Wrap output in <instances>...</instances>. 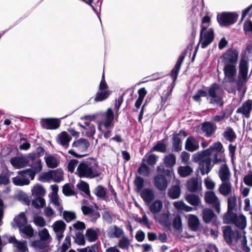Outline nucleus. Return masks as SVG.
Listing matches in <instances>:
<instances>
[{"instance_id": "f257e3e1", "label": "nucleus", "mask_w": 252, "mask_h": 252, "mask_svg": "<svg viewBox=\"0 0 252 252\" xmlns=\"http://www.w3.org/2000/svg\"><path fill=\"white\" fill-rule=\"evenodd\" d=\"M224 238L229 244L236 243L245 247L247 244V239L245 231L232 230V227L229 225L222 227Z\"/></svg>"}, {"instance_id": "f03ea898", "label": "nucleus", "mask_w": 252, "mask_h": 252, "mask_svg": "<svg viewBox=\"0 0 252 252\" xmlns=\"http://www.w3.org/2000/svg\"><path fill=\"white\" fill-rule=\"evenodd\" d=\"M210 150L206 149L192 155V160L195 162H199L202 175L207 174L212 167L211 163V158L210 156L208 155Z\"/></svg>"}, {"instance_id": "7ed1b4c3", "label": "nucleus", "mask_w": 252, "mask_h": 252, "mask_svg": "<svg viewBox=\"0 0 252 252\" xmlns=\"http://www.w3.org/2000/svg\"><path fill=\"white\" fill-rule=\"evenodd\" d=\"M75 174L80 178L92 179L99 176L100 172L90 164L81 162L77 166Z\"/></svg>"}, {"instance_id": "20e7f679", "label": "nucleus", "mask_w": 252, "mask_h": 252, "mask_svg": "<svg viewBox=\"0 0 252 252\" xmlns=\"http://www.w3.org/2000/svg\"><path fill=\"white\" fill-rule=\"evenodd\" d=\"M105 120L103 121H98L97 123L98 130L100 132H103V126L105 127L107 130L104 132V137L107 139L109 138L111 135V131L110 129L112 128L113 126V121L114 120V114L111 108H108L105 113Z\"/></svg>"}, {"instance_id": "39448f33", "label": "nucleus", "mask_w": 252, "mask_h": 252, "mask_svg": "<svg viewBox=\"0 0 252 252\" xmlns=\"http://www.w3.org/2000/svg\"><path fill=\"white\" fill-rule=\"evenodd\" d=\"M91 119V117L89 116L81 117L79 123L82 134L88 137H92L96 131L95 126L92 123Z\"/></svg>"}, {"instance_id": "423d86ee", "label": "nucleus", "mask_w": 252, "mask_h": 252, "mask_svg": "<svg viewBox=\"0 0 252 252\" xmlns=\"http://www.w3.org/2000/svg\"><path fill=\"white\" fill-rule=\"evenodd\" d=\"M223 91L222 88L217 84H213L208 90L207 98L211 103L221 105V100Z\"/></svg>"}, {"instance_id": "0eeeda50", "label": "nucleus", "mask_w": 252, "mask_h": 252, "mask_svg": "<svg viewBox=\"0 0 252 252\" xmlns=\"http://www.w3.org/2000/svg\"><path fill=\"white\" fill-rule=\"evenodd\" d=\"M90 146L89 141L83 138L78 140L72 144V147L74 149L70 150L68 153L75 157H83L85 154H80L77 153V152L84 153L85 152Z\"/></svg>"}, {"instance_id": "6e6552de", "label": "nucleus", "mask_w": 252, "mask_h": 252, "mask_svg": "<svg viewBox=\"0 0 252 252\" xmlns=\"http://www.w3.org/2000/svg\"><path fill=\"white\" fill-rule=\"evenodd\" d=\"M248 62L244 59L241 60L239 67L238 80L236 82L238 89L240 90L248 80Z\"/></svg>"}, {"instance_id": "1a4fd4ad", "label": "nucleus", "mask_w": 252, "mask_h": 252, "mask_svg": "<svg viewBox=\"0 0 252 252\" xmlns=\"http://www.w3.org/2000/svg\"><path fill=\"white\" fill-rule=\"evenodd\" d=\"M111 93L104 79V74H103L99 85V91L96 94L94 98V101L99 102L105 100L109 96Z\"/></svg>"}, {"instance_id": "9d476101", "label": "nucleus", "mask_w": 252, "mask_h": 252, "mask_svg": "<svg viewBox=\"0 0 252 252\" xmlns=\"http://www.w3.org/2000/svg\"><path fill=\"white\" fill-rule=\"evenodd\" d=\"M214 37V31L212 29H209L207 30H201L199 43L196 47L195 53L196 52L199 44H200L202 48H205L212 42Z\"/></svg>"}, {"instance_id": "9b49d317", "label": "nucleus", "mask_w": 252, "mask_h": 252, "mask_svg": "<svg viewBox=\"0 0 252 252\" xmlns=\"http://www.w3.org/2000/svg\"><path fill=\"white\" fill-rule=\"evenodd\" d=\"M224 65H236L238 60V52L235 50H228L221 57Z\"/></svg>"}, {"instance_id": "f8f14e48", "label": "nucleus", "mask_w": 252, "mask_h": 252, "mask_svg": "<svg viewBox=\"0 0 252 252\" xmlns=\"http://www.w3.org/2000/svg\"><path fill=\"white\" fill-rule=\"evenodd\" d=\"M238 16V14L236 13L225 12L222 13L218 18V20L220 25L226 26L235 23Z\"/></svg>"}, {"instance_id": "ddd939ff", "label": "nucleus", "mask_w": 252, "mask_h": 252, "mask_svg": "<svg viewBox=\"0 0 252 252\" xmlns=\"http://www.w3.org/2000/svg\"><path fill=\"white\" fill-rule=\"evenodd\" d=\"M28 171L26 170L18 171V175L12 179V182L16 186H23L30 184Z\"/></svg>"}, {"instance_id": "4468645a", "label": "nucleus", "mask_w": 252, "mask_h": 252, "mask_svg": "<svg viewBox=\"0 0 252 252\" xmlns=\"http://www.w3.org/2000/svg\"><path fill=\"white\" fill-rule=\"evenodd\" d=\"M223 70L224 79L226 82L231 83L235 81L237 74L236 65H224Z\"/></svg>"}, {"instance_id": "2eb2a0df", "label": "nucleus", "mask_w": 252, "mask_h": 252, "mask_svg": "<svg viewBox=\"0 0 252 252\" xmlns=\"http://www.w3.org/2000/svg\"><path fill=\"white\" fill-rule=\"evenodd\" d=\"M205 200L207 203L212 204L219 213L220 212V202L213 191H209L205 193Z\"/></svg>"}, {"instance_id": "dca6fc26", "label": "nucleus", "mask_w": 252, "mask_h": 252, "mask_svg": "<svg viewBox=\"0 0 252 252\" xmlns=\"http://www.w3.org/2000/svg\"><path fill=\"white\" fill-rule=\"evenodd\" d=\"M41 125L48 129H56L60 126V121L56 118H46L41 120Z\"/></svg>"}, {"instance_id": "f3484780", "label": "nucleus", "mask_w": 252, "mask_h": 252, "mask_svg": "<svg viewBox=\"0 0 252 252\" xmlns=\"http://www.w3.org/2000/svg\"><path fill=\"white\" fill-rule=\"evenodd\" d=\"M52 227L56 233L57 239L60 241L63 236V233L66 227L65 223L63 220H57L52 224Z\"/></svg>"}, {"instance_id": "a211bd4d", "label": "nucleus", "mask_w": 252, "mask_h": 252, "mask_svg": "<svg viewBox=\"0 0 252 252\" xmlns=\"http://www.w3.org/2000/svg\"><path fill=\"white\" fill-rule=\"evenodd\" d=\"M31 167V169H30L26 170L29 171V177L32 180H33L34 178L35 174L39 173L42 169L41 160L39 158H37L32 162Z\"/></svg>"}, {"instance_id": "6ab92c4d", "label": "nucleus", "mask_w": 252, "mask_h": 252, "mask_svg": "<svg viewBox=\"0 0 252 252\" xmlns=\"http://www.w3.org/2000/svg\"><path fill=\"white\" fill-rule=\"evenodd\" d=\"M11 165L16 169H20L27 166L29 161L27 158L24 156H18L10 159Z\"/></svg>"}, {"instance_id": "aec40b11", "label": "nucleus", "mask_w": 252, "mask_h": 252, "mask_svg": "<svg viewBox=\"0 0 252 252\" xmlns=\"http://www.w3.org/2000/svg\"><path fill=\"white\" fill-rule=\"evenodd\" d=\"M155 187L160 191H165L167 188L168 183L165 177L158 175L154 179Z\"/></svg>"}, {"instance_id": "412c9836", "label": "nucleus", "mask_w": 252, "mask_h": 252, "mask_svg": "<svg viewBox=\"0 0 252 252\" xmlns=\"http://www.w3.org/2000/svg\"><path fill=\"white\" fill-rule=\"evenodd\" d=\"M252 108V100H248L243 103L242 106L236 110V113L243 115L246 118L250 116Z\"/></svg>"}, {"instance_id": "4be33fe9", "label": "nucleus", "mask_w": 252, "mask_h": 252, "mask_svg": "<svg viewBox=\"0 0 252 252\" xmlns=\"http://www.w3.org/2000/svg\"><path fill=\"white\" fill-rule=\"evenodd\" d=\"M44 160L47 166L50 168L58 167L60 163V160L57 156L48 153H46Z\"/></svg>"}, {"instance_id": "5701e85b", "label": "nucleus", "mask_w": 252, "mask_h": 252, "mask_svg": "<svg viewBox=\"0 0 252 252\" xmlns=\"http://www.w3.org/2000/svg\"><path fill=\"white\" fill-rule=\"evenodd\" d=\"M8 241L13 244L18 252H26L28 251L27 243L25 241H19L14 237L9 238Z\"/></svg>"}, {"instance_id": "b1692460", "label": "nucleus", "mask_w": 252, "mask_h": 252, "mask_svg": "<svg viewBox=\"0 0 252 252\" xmlns=\"http://www.w3.org/2000/svg\"><path fill=\"white\" fill-rule=\"evenodd\" d=\"M27 223V219L25 213L22 212L14 218L13 221L11 223V225L13 227L17 226L20 228Z\"/></svg>"}, {"instance_id": "393cba45", "label": "nucleus", "mask_w": 252, "mask_h": 252, "mask_svg": "<svg viewBox=\"0 0 252 252\" xmlns=\"http://www.w3.org/2000/svg\"><path fill=\"white\" fill-rule=\"evenodd\" d=\"M185 148L188 151L192 152L199 148V142L192 137H189L187 139Z\"/></svg>"}, {"instance_id": "a878e982", "label": "nucleus", "mask_w": 252, "mask_h": 252, "mask_svg": "<svg viewBox=\"0 0 252 252\" xmlns=\"http://www.w3.org/2000/svg\"><path fill=\"white\" fill-rule=\"evenodd\" d=\"M141 197L149 204L155 198V192L152 189H145L141 191Z\"/></svg>"}, {"instance_id": "bb28decb", "label": "nucleus", "mask_w": 252, "mask_h": 252, "mask_svg": "<svg viewBox=\"0 0 252 252\" xmlns=\"http://www.w3.org/2000/svg\"><path fill=\"white\" fill-rule=\"evenodd\" d=\"M233 224L240 229H245L247 226V219L246 217L242 214H236Z\"/></svg>"}, {"instance_id": "cd10ccee", "label": "nucleus", "mask_w": 252, "mask_h": 252, "mask_svg": "<svg viewBox=\"0 0 252 252\" xmlns=\"http://www.w3.org/2000/svg\"><path fill=\"white\" fill-rule=\"evenodd\" d=\"M186 218L188 220L190 228L194 231L197 230L200 224L198 218L194 215L189 214L186 216Z\"/></svg>"}, {"instance_id": "c85d7f7f", "label": "nucleus", "mask_w": 252, "mask_h": 252, "mask_svg": "<svg viewBox=\"0 0 252 252\" xmlns=\"http://www.w3.org/2000/svg\"><path fill=\"white\" fill-rule=\"evenodd\" d=\"M230 171L228 167L225 165H222L219 171V176L222 182L228 181L230 177Z\"/></svg>"}, {"instance_id": "c756f323", "label": "nucleus", "mask_w": 252, "mask_h": 252, "mask_svg": "<svg viewBox=\"0 0 252 252\" xmlns=\"http://www.w3.org/2000/svg\"><path fill=\"white\" fill-rule=\"evenodd\" d=\"M185 199L189 203L194 206H198L201 204L200 198L194 194H187Z\"/></svg>"}, {"instance_id": "7c9ffc66", "label": "nucleus", "mask_w": 252, "mask_h": 252, "mask_svg": "<svg viewBox=\"0 0 252 252\" xmlns=\"http://www.w3.org/2000/svg\"><path fill=\"white\" fill-rule=\"evenodd\" d=\"M216 126L209 122L204 123L202 126L201 129L206 136H210L214 133Z\"/></svg>"}, {"instance_id": "2f4dec72", "label": "nucleus", "mask_w": 252, "mask_h": 252, "mask_svg": "<svg viewBox=\"0 0 252 252\" xmlns=\"http://www.w3.org/2000/svg\"><path fill=\"white\" fill-rule=\"evenodd\" d=\"M201 185L198 180L196 178H193L189 180L187 182V188L190 192H195Z\"/></svg>"}, {"instance_id": "473e14b6", "label": "nucleus", "mask_w": 252, "mask_h": 252, "mask_svg": "<svg viewBox=\"0 0 252 252\" xmlns=\"http://www.w3.org/2000/svg\"><path fill=\"white\" fill-rule=\"evenodd\" d=\"M168 194L169 196L173 199L178 198L181 195V188L179 185L173 186L170 188Z\"/></svg>"}, {"instance_id": "72a5a7b5", "label": "nucleus", "mask_w": 252, "mask_h": 252, "mask_svg": "<svg viewBox=\"0 0 252 252\" xmlns=\"http://www.w3.org/2000/svg\"><path fill=\"white\" fill-rule=\"evenodd\" d=\"M231 190V184L228 181L222 182L219 187V191L221 194L224 196L228 195Z\"/></svg>"}, {"instance_id": "f704fd0d", "label": "nucleus", "mask_w": 252, "mask_h": 252, "mask_svg": "<svg viewBox=\"0 0 252 252\" xmlns=\"http://www.w3.org/2000/svg\"><path fill=\"white\" fill-rule=\"evenodd\" d=\"M98 233L99 230L97 229H88L86 232V238L90 242H94L97 239Z\"/></svg>"}, {"instance_id": "c9c22d12", "label": "nucleus", "mask_w": 252, "mask_h": 252, "mask_svg": "<svg viewBox=\"0 0 252 252\" xmlns=\"http://www.w3.org/2000/svg\"><path fill=\"white\" fill-rule=\"evenodd\" d=\"M70 138L66 132H62L58 136V142L65 148H67L68 146Z\"/></svg>"}, {"instance_id": "e433bc0d", "label": "nucleus", "mask_w": 252, "mask_h": 252, "mask_svg": "<svg viewBox=\"0 0 252 252\" xmlns=\"http://www.w3.org/2000/svg\"><path fill=\"white\" fill-rule=\"evenodd\" d=\"M52 180L57 183H59L63 179V172L61 168L52 170Z\"/></svg>"}, {"instance_id": "4c0bfd02", "label": "nucleus", "mask_w": 252, "mask_h": 252, "mask_svg": "<svg viewBox=\"0 0 252 252\" xmlns=\"http://www.w3.org/2000/svg\"><path fill=\"white\" fill-rule=\"evenodd\" d=\"M163 208L162 202L160 200H156L154 201L150 206V209L153 214L159 212Z\"/></svg>"}, {"instance_id": "58836bf2", "label": "nucleus", "mask_w": 252, "mask_h": 252, "mask_svg": "<svg viewBox=\"0 0 252 252\" xmlns=\"http://www.w3.org/2000/svg\"><path fill=\"white\" fill-rule=\"evenodd\" d=\"M31 191L32 194L33 196H43L46 193L45 189L39 184H36L34 186L32 189Z\"/></svg>"}, {"instance_id": "ea45409f", "label": "nucleus", "mask_w": 252, "mask_h": 252, "mask_svg": "<svg viewBox=\"0 0 252 252\" xmlns=\"http://www.w3.org/2000/svg\"><path fill=\"white\" fill-rule=\"evenodd\" d=\"M158 157L153 154H147L143 158V162H146L149 165L154 166L158 160Z\"/></svg>"}, {"instance_id": "a19ab883", "label": "nucleus", "mask_w": 252, "mask_h": 252, "mask_svg": "<svg viewBox=\"0 0 252 252\" xmlns=\"http://www.w3.org/2000/svg\"><path fill=\"white\" fill-rule=\"evenodd\" d=\"M138 97L136 100L135 106L136 108H139L147 92L145 88H142L138 91Z\"/></svg>"}, {"instance_id": "79ce46f5", "label": "nucleus", "mask_w": 252, "mask_h": 252, "mask_svg": "<svg viewBox=\"0 0 252 252\" xmlns=\"http://www.w3.org/2000/svg\"><path fill=\"white\" fill-rule=\"evenodd\" d=\"M192 169L189 166H181L178 168V173L182 177H186L190 175Z\"/></svg>"}, {"instance_id": "37998d69", "label": "nucleus", "mask_w": 252, "mask_h": 252, "mask_svg": "<svg viewBox=\"0 0 252 252\" xmlns=\"http://www.w3.org/2000/svg\"><path fill=\"white\" fill-rule=\"evenodd\" d=\"M236 214L232 211L228 210L223 218V222L225 224L233 223Z\"/></svg>"}, {"instance_id": "c03bdc74", "label": "nucleus", "mask_w": 252, "mask_h": 252, "mask_svg": "<svg viewBox=\"0 0 252 252\" xmlns=\"http://www.w3.org/2000/svg\"><path fill=\"white\" fill-rule=\"evenodd\" d=\"M184 59V56H181L178 60L174 68L172 69L171 72V75L174 77V79L175 80L177 77L179 71L180 69L181 64Z\"/></svg>"}, {"instance_id": "a18cd8bd", "label": "nucleus", "mask_w": 252, "mask_h": 252, "mask_svg": "<svg viewBox=\"0 0 252 252\" xmlns=\"http://www.w3.org/2000/svg\"><path fill=\"white\" fill-rule=\"evenodd\" d=\"M38 235L41 240L43 241L49 243L52 240L48 230L46 228H43L39 231Z\"/></svg>"}, {"instance_id": "49530a36", "label": "nucleus", "mask_w": 252, "mask_h": 252, "mask_svg": "<svg viewBox=\"0 0 252 252\" xmlns=\"http://www.w3.org/2000/svg\"><path fill=\"white\" fill-rule=\"evenodd\" d=\"M214 217V213L212 210L207 208L203 210V219L206 223L210 222Z\"/></svg>"}, {"instance_id": "de8ad7c7", "label": "nucleus", "mask_w": 252, "mask_h": 252, "mask_svg": "<svg viewBox=\"0 0 252 252\" xmlns=\"http://www.w3.org/2000/svg\"><path fill=\"white\" fill-rule=\"evenodd\" d=\"M223 136L226 139L230 142L236 138L235 134L231 127H227L225 129L223 132Z\"/></svg>"}, {"instance_id": "09e8293b", "label": "nucleus", "mask_w": 252, "mask_h": 252, "mask_svg": "<svg viewBox=\"0 0 252 252\" xmlns=\"http://www.w3.org/2000/svg\"><path fill=\"white\" fill-rule=\"evenodd\" d=\"M19 229L20 232L30 237H32L33 235V230L31 225L26 224Z\"/></svg>"}, {"instance_id": "8fccbe9b", "label": "nucleus", "mask_w": 252, "mask_h": 252, "mask_svg": "<svg viewBox=\"0 0 252 252\" xmlns=\"http://www.w3.org/2000/svg\"><path fill=\"white\" fill-rule=\"evenodd\" d=\"M130 245V241L128 238L123 236L119 241L118 246L122 249H127Z\"/></svg>"}, {"instance_id": "3c124183", "label": "nucleus", "mask_w": 252, "mask_h": 252, "mask_svg": "<svg viewBox=\"0 0 252 252\" xmlns=\"http://www.w3.org/2000/svg\"><path fill=\"white\" fill-rule=\"evenodd\" d=\"M135 189L137 192H139L141 190L144 186V180L141 177L137 176L134 180Z\"/></svg>"}, {"instance_id": "603ef678", "label": "nucleus", "mask_w": 252, "mask_h": 252, "mask_svg": "<svg viewBox=\"0 0 252 252\" xmlns=\"http://www.w3.org/2000/svg\"><path fill=\"white\" fill-rule=\"evenodd\" d=\"M38 180L42 182H49L52 180L51 171L42 173L38 177Z\"/></svg>"}, {"instance_id": "864d4df0", "label": "nucleus", "mask_w": 252, "mask_h": 252, "mask_svg": "<svg viewBox=\"0 0 252 252\" xmlns=\"http://www.w3.org/2000/svg\"><path fill=\"white\" fill-rule=\"evenodd\" d=\"M176 162V158L173 154H170L164 158V163L167 167L173 166Z\"/></svg>"}, {"instance_id": "5fc2aeb1", "label": "nucleus", "mask_w": 252, "mask_h": 252, "mask_svg": "<svg viewBox=\"0 0 252 252\" xmlns=\"http://www.w3.org/2000/svg\"><path fill=\"white\" fill-rule=\"evenodd\" d=\"M208 149H210V151L209 152V155L211 156V154L213 150L216 151L218 152H222L223 147L221 143L220 142H218L215 143L212 146L210 147Z\"/></svg>"}, {"instance_id": "6e6d98bb", "label": "nucleus", "mask_w": 252, "mask_h": 252, "mask_svg": "<svg viewBox=\"0 0 252 252\" xmlns=\"http://www.w3.org/2000/svg\"><path fill=\"white\" fill-rule=\"evenodd\" d=\"M45 201L44 199L40 196L32 201V205L36 208H42L45 205Z\"/></svg>"}, {"instance_id": "4d7b16f0", "label": "nucleus", "mask_w": 252, "mask_h": 252, "mask_svg": "<svg viewBox=\"0 0 252 252\" xmlns=\"http://www.w3.org/2000/svg\"><path fill=\"white\" fill-rule=\"evenodd\" d=\"M63 218L67 222H70L76 219V214L72 211H64Z\"/></svg>"}, {"instance_id": "13d9d810", "label": "nucleus", "mask_w": 252, "mask_h": 252, "mask_svg": "<svg viewBox=\"0 0 252 252\" xmlns=\"http://www.w3.org/2000/svg\"><path fill=\"white\" fill-rule=\"evenodd\" d=\"M243 29L246 34L252 35V22L250 20L246 21L244 23Z\"/></svg>"}, {"instance_id": "bf43d9fd", "label": "nucleus", "mask_w": 252, "mask_h": 252, "mask_svg": "<svg viewBox=\"0 0 252 252\" xmlns=\"http://www.w3.org/2000/svg\"><path fill=\"white\" fill-rule=\"evenodd\" d=\"M166 151V145L163 142H158L151 150V152L158 151L164 153Z\"/></svg>"}, {"instance_id": "052dcab7", "label": "nucleus", "mask_w": 252, "mask_h": 252, "mask_svg": "<svg viewBox=\"0 0 252 252\" xmlns=\"http://www.w3.org/2000/svg\"><path fill=\"white\" fill-rule=\"evenodd\" d=\"M63 192L66 196H72L75 194V191L72 189L71 186L68 184L63 186Z\"/></svg>"}, {"instance_id": "680f3d73", "label": "nucleus", "mask_w": 252, "mask_h": 252, "mask_svg": "<svg viewBox=\"0 0 252 252\" xmlns=\"http://www.w3.org/2000/svg\"><path fill=\"white\" fill-rule=\"evenodd\" d=\"M138 172L141 175L147 176L150 173V169L145 163H142L138 168Z\"/></svg>"}, {"instance_id": "e2e57ef3", "label": "nucleus", "mask_w": 252, "mask_h": 252, "mask_svg": "<svg viewBox=\"0 0 252 252\" xmlns=\"http://www.w3.org/2000/svg\"><path fill=\"white\" fill-rule=\"evenodd\" d=\"M78 164V161L77 159L70 160L67 165L68 171L71 173H75V169L77 168Z\"/></svg>"}, {"instance_id": "0e129e2a", "label": "nucleus", "mask_w": 252, "mask_h": 252, "mask_svg": "<svg viewBox=\"0 0 252 252\" xmlns=\"http://www.w3.org/2000/svg\"><path fill=\"white\" fill-rule=\"evenodd\" d=\"M173 146L175 150L179 151L181 149V141L178 134H175L173 137Z\"/></svg>"}, {"instance_id": "69168bd1", "label": "nucleus", "mask_w": 252, "mask_h": 252, "mask_svg": "<svg viewBox=\"0 0 252 252\" xmlns=\"http://www.w3.org/2000/svg\"><path fill=\"white\" fill-rule=\"evenodd\" d=\"M77 188L86 194L89 193V185L83 181H81L77 185Z\"/></svg>"}, {"instance_id": "338daca9", "label": "nucleus", "mask_w": 252, "mask_h": 252, "mask_svg": "<svg viewBox=\"0 0 252 252\" xmlns=\"http://www.w3.org/2000/svg\"><path fill=\"white\" fill-rule=\"evenodd\" d=\"M78 252H98V247L97 245L94 244L90 247L77 250Z\"/></svg>"}, {"instance_id": "774afa93", "label": "nucleus", "mask_w": 252, "mask_h": 252, "mask_svg": "<svg viewBox=\"0 0 252 252\" xmlns=\"http://www.w3.org/2000/svg\"><path fill=\"white\" fill-rule=\"evenodd\" d=\"M51 200L52 203L56 206L60 211L63 210L62 207L61 206L60 200L59 199L58 195H51Z\"/></svg>"}]
</instances>
